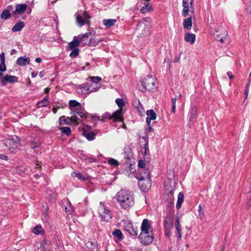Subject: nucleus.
Here are the masks:
<instances>
[{
  "instance_id": "38",
  "label": "nucleus",
  "mask_w": 251,
  "mask_h": 251,
  "mask_svg": "<svg viewBox=\"0 0 251 251\" xmlns=\"http://www.w3.org/2000/svg\"><path fill=\"white\" fill-rule=\"evenodd\" d=\"M66 205L67 206L65 207V210L68 214H71L72 212V207L71 203L69 201H67Z\"/></svg>"
},
{
  "instance_id": "19",
  "label": "nucleus",
  "mask_w": 251,
  "mask_h": 251,
  "mask_svg": "<svg viewBox=\"0 0 251 251\" xmlns=\"http://www.w3.org/2000/svg\"><path fill=\"white\" fill-rule=\"evenodd\" d=\"M131 149L129 147L125 148L124 158L126 159V163L128 164L130 158L132 157V153L130 152Z\"/></svg>"
},
{
  "instance_id": "21",
  "label": "nucleus",
  "mask_w": 251,
  "mask_h": 251,
  "mask_svg": "<svg viewBox=\"0 0 251 251\" xmlns=\"http://www.w3.org/2000/svg\"><path fill=\"white\" fill-rule=\"evenodd\" d=\"M112 116V115L110 113L106 112L102 115L101 118L100 116H97V118L99 121L104 122L106 120L113 119Z\"/></svg>"
},
{
  "instance_id": "16",
  "label": "nucleus",
  "mask_w": 251,
  "mask_h": 251,
  "mask_svg": "<svg viewBox=\"0 0 251 251\" xmlns=\"http://www.w3.org/2000/svg\"><path fill=\"white\" fill-rule=\"evenodd\" d=\"M125 230L130 234V235L136 236L138 234V229L137 227H134L130 224H127L125 227Z\"/></svg>"
},
{
  "instance_id": "58",
  "label": "nucleus",
  "mask_w": 251,
  "mask_h": 251,
  "mask_svg": "<svg viewBox=\"0 0 251 251\" xmlns=\"http://www.w3.org/2000/svg\"><path fill=\"white\" fill-rule=\"evenodd\" d=\"M189 2V1L188 0H182V6L183 7H184V6H187V7H189V4H188V3Z\"/></svg>"
},
{
  "instance_id": "4",
  "label": "nucleus",
  "mask_w": 251,
  "mask_h": 251,
  "mask_svg": "<svg viewBox=\"0 0 251 251\" xmlns=\"http://www.w3.org/2000/svg\"><path fill=\"white\" fill-rule=\"evenodd\" d=\"M155 79L152 76L148 75L144 81L141 82L142 88L141 91L145 92L146 91H151L155 89Z\"/></svg>"
},
{
  "instance_id": "37",
  "label": "nucleus",
  "mask_w": 251,
  "mask_h": 251,
  "mask_svg": "<svg viewBox=\"0 0 251 251\" xmlns=\"http://www.w3.org/2000/svg\"><path fill=\"white\" fill-rule=\"evenodd\" d=\"M164 226L166 229H169L172 226V222L170 219H166L164 221Z\"/></svg>"
},
{
  "instance_id": "27",
  "label": "nucleus",
  "mask_w": 251,
  "mask_h": 251,
  "mask_svg": "<svg viewBox=\"0 0 251 251\" xmlns=\"http://www.w3.org/2000/svg\"><path fill=\"white\" fill-rule=\"evenodd\" d=\"M87 248L91 251H97V242L96 241H89L86 243Z\"/></svg>"
},
{
  "instance_id": "15",
  "label": "nucleus",
  "mask_w": 251,
  "mask_h": 251,
  "mask_svg": "<svg viewBox=\"0 0 251 251\" xmlns=\"http://www.w3.org/2000/svg\"><path fill=\"white\" fill-rule=\"evenodd\" d=\"M123 110L120 109L115 111L112 115L113 121L114 122H122L123 121Z\"/></svg>"
},
{
  "instance_id": "62",
  "label": "nucleus",
  "mask_w": 251,
  "mask_h": 251,
  "mask_svg": "<svg viewBox=\"0 0 251 251\" xmlns=\"http://www.w3.org/2000/svg\"><path fill=\"white\" fill-rule=\"evenodd\" d=\"M179 60H180V56H176L174 59V62H178L179 61Z\"/></svg>"
},
{
  "instance_id": "55",
  "label": "nucleus",
  "mask_w": 251,
  "mask_h": 251,
  "mask_svg": "<svg viewBox=\"0 0 251 251\" xmlns=\"http://www.w3.org/2000/svg\"><path fill=\"white\" fill-rule=\"evenodd\" d=\"M66 118V117L65 116H62L59 118V126H61L62 122L64 123V120H65Z\"/></svg>"
},
{
  "instance_id": "12",
  "label": "nucleus",
  "mask_w": 251,
  "mask_h": 251,
  "mask_svg": "<svg viewBox=\"0 0 251 251\" xmlns=\"http://www.w3.org/2000/svg\"><path fill=\"white\" fill-rule=\"evenodd\" d=\"M18 81V77L16 76L6 75L2 78L0 85L5 86L7 82L13 83Z\"/></svg>"
},
{
  "instance_id": "5",
  "label": "nucleus",
  "mask_w": 251,
  "mask_h": 251,
  "mask_svg": "<svg viewBox=\"0 0 251 251\" xmlns=\"http://www.w3.org/2000/svg\"><path fill=\"white\" fill-rule=\"evenodd\" d=\"M98 212L102 220L108 222L112 219L111 211L102 202H100V204L98 208Z\"/></svg>"
},
{
  "instance_id": "61",
  "label": "nucleus",
  "mask_w": 251,
  "mask_h": 251,
  "mask_svg": "<svg viewBox=\"0 0 251 251\" xmlns=\"http://www.w3.org/2000/svg\"><path fill=\"white\" fill-rule=\"evenodd\" d=\"M227 75L230 79L233 78L234 76L232 75V73L231 72H228L227 73Z\"/></svg>"
},
{
  "instance_id": "20",
  "label": "nucleus",
  "mask_w": 251,
  "mask_h": 251,
  "mask_svg": "<svg viewBox=\"0 0 251 251\" xmlns=\"http://www.w3.org/2000/svg\"><path fill=\"white\" fill-rule=\"evenodd\" d=\"M183 26L184 28L190 29L192 26V17H190L183 20Z\"/></svg>"
},
{
  "instance_id": "50",
  "label": "nucleus",
  "mask_w": 251,
  "mask_h": 251,
  "mask_svg": "<svg viewBox=\"0 0 251 251\" xmlns=\"http://www.w3.org/2000/svg\"><path fill=\"white\" fill-rule=\"evenodd\" d=\"M5 54L4 52L1 53L0 54V63H5Z\"/></svg>"
},
{
  "instance_id": "18",
  "label": "nucleus",
  "mask_w": 251,
  "mask_h": 251,
  "mask_svg": "<svg viewBox=\"0 0 251 251\" xmlns=\"http://www.w3.org/2000/svg\"><path fill=\"white\" fill-rule=\"evenodd\" d=\"M30 62V59L29 57H26L25 56L24 57H19L17 60V64L20 66H25L27 64H28Z\"/></svg>"
},
{
  "instance_id": "44",
  "label": "nucleus",
  "mask_w": 251,
  "mask_h": 251,
  "mask_svg": "<svg viewBox=\"0 0 251 251\" xmlns=\"http://www.w3.org/2000/svg\"><path fill=\"white\" fill-rule=\"evenodd\" d=\"M176 98H174L172 99V108L171 112H172V113H175L176 112Z\"/></svg>"
},
{
  "instance_id": "45",
  "label": "nucleus",
  "mask_w": 251,
  "mask_h": 251,
  "mask_svg": "<svg viewBox=\"0 0 251 251\" xmlns=\"http://www.w3.org/2000/svg\"><path fill=\"white\" fill-rule=\"evenodd\" d=\"M189 7L184 6L182 12V15L184 17H186L188 15V12L189 11Z\"/></svg>"
},
{
  "instance_id": "6",
  "label": "nucleus",
  "mask_w": 251,
  "mask_h": 251,
  "mask_svg": "<svg viewBox=\"0 0 251 251\" xmlns=\"http://www.w3.org/2000/svg\"><path fill=\"white\" fill-rule=\"evenodd\" d=\"M79 129L82 130V135L88 141H92L95 139L97 134L92 131L90 126L84 125L82 127H79Z\"/></svg>"
},
{
  "instance_id": "30",
  "label": "nucleus",
  "mask_w": 251,
  "mask_h": 251,
  "mask_svg": "<svg viewBox=\"0 0 251 251\" xmlns=\"http://www.w3.org/2000/svg\"><path fill=\"white\" fill-rule=\"evenodd\" d=\"M143 139L145 140V144H144V151L143 154L144 156H146L149 154L150 151L149 149V140L146 137H143Z\"/></svg>"
},
{
  "instance_id": "33",
  "label": "nucleus",
  "mask_w": 251,
  "mask_h": 251,
  "mask_svg": "<svg viewBox=\"0 0 251 251\" xmlns=\"http://www.w3.org/2000/svg\"><path fill=\"white\" fill-rule=\"evenodd\" d=\"M151 22V20L150 18L146 17L142 19L140 21L137 25L138 26L141 25L142 24H144L145 26L150 25V24Z\"/></svg>"
},
{
  "instance_id": "11",
  "label": "nucleus",
  "mask_w": 251,
  "mask_h": 251,
  "mask_svg": "<svg viewBox=\"0 0 251 251\" xmlns=\"http://www.w3.org/2000/svg\"><path fill=\"white\" fill-rule=\"evenodd\" d=\"M90 85L88 83H84L78 85L76 88V92L79 95H86L90 94Z\"/></svg>"
},
{
  "instance_id": "56",
  "label": "nucleus",
  "mask_w": 251,
  "mask_h": 251,
  "mask_svg": "<svg viewBox=\"0 0 251 251\" xmlns=\"http://www.w3.org/2000/svg\"><path fill=\"white\" fill-rule=\"evenodd\" d=\"M188 1H189V0H188ZM193 0H190V2H189V4H190V11L192 12H194V7H193Z\"/></svg>"
},
{
  "instance_id": "9",
  "label": "nucleus",
  "mask_w": 251,
  "mask_h": 251,
  "mask_svg": "<svg viewBox=\"0 0 251 251\" xmlns=\"http://www.w3.org/2000/svg\"><path fill=\"white\" fill-rule=\"evenodd\" d=\"M227 32L224 29L218 30L214 34L215 40L221 43H224L225 41H229L227 38Z\"/></svg>"
},
{
  "instance_id": "54",
  "label": "nucleus",
  "mask_w": 251,
  "mask_h": 251,
  "mask_svg": "<svg viewBox=\"0 0 251 251\" xmlns=\"http://www.w3.org/2000/svg\"><path fill=\"white\" fill-rule=\"evenodd\" d=\"M249 84H248L246 86V88L244 90V95L245 96V98L246 99L248 97V93H249Z\"/></svg>"
},
{
  "instance_id": "49",
  "label": "nucleus",
  "mask_w": 251,
  "mask_h": 251,
  "mask_svg": "<svg viewBox=\"0 0 251 251\" xmlns=\"http://www.w3.org/2000/svg\"><path fill=\"white\" fill-rule=\"evenodd\" d=\"M138 104L139 106H136L137 109L138 110V111L139 113H140L141 114L143 112L144 109L142 107V105H140V101H138Z\"/></svg>"
},
{
  "instance_id": "31",
  "label": "nucleus",
  "mask_w": 251,
  "mask_h": 251,
  "mask_svg": "<svg viewBox=\"0 0 251 251\" xmlns=\"http://www.w3.org/2000/svg\"><path fill=\"white\" fill-rule=\"evenodd\" d=\"M112 234L114 237L117 238L119 240H121L124 238L122 232L119 229H115L113 231Z\"/></svg>"
},
{
  "instance_id": "48",
  "label": "nucleus",
  "mask_w": 251,
  "mask_h": 251,
  "mask_svg": "<svg viewBox=\"0 0 251 251\" xmlns=\"http://www.w3.org/2000/svg\"><path fill=\"white\" fill-rule=\"evenodd\" d=\"M146 164L145 162L142 160H140L138 161V166L141 168H144L145 167Z\"/></svg>"
},
{
  "instance_id": "35",
  "label": "nucleus",
  "mask_w": 251,
  "mask_h": 251,
  "mask_svg": "<svg viewBox=\"0 0 251 251\" xmlns=\"http://www.w3.org/2000/svg\"><path fill=\"white\" fill-rule=\"evenodd\" d=\"M49 101L47 98H45L43 100L38 102L37 104V106L38 108L42 107L44 106H46L48 104Z\"/></svg>"
},
{
  "instance_id": "3",
  "label": "nucleus",
  "mask_w": 251,
  "mask_h": 251,
  "mask_svg": "<svg viewBox=\"0 0 251 251\" xmlns=\"http://www.w3.org/2000/svg\"><path fill=\"white\" fill-rule=\"evenodd\" d=\"M150 173V170L148 169H146L144 172V175L137 178L139 180L138 186L143 191H146L151 187Z\"/></svg>"
},
{
  "instance_id": "47",
  "label": "nucleus",
  "mask_w": 251,
  "mask_h": 251,
  "mask_svg": "<svg viewBox=\"0 0 251 251\" xmlns=\"http://www.w3.org/2000/svg\"><path fill=\"white\" fill-rule=\"evenodd\" d=\"M91 80L94 83H97L99 81L101 80V78L99 76H92L91 77Z\"/></svg>"
},
{
  "instance_id": "46",
  "label": "nucleus",
  "mask_w": 251,
  "mask_h": 251,
  "mask_svg": "<svg viewBox=\"0 0 251 251\" xmlns=\"http://www.w3.org/2000/svg\"><path fill=\"white\" fill-rule=\"evenodd\" d=\"M196 118V109L193 108L191 112V115L190 119V120H192L193 119H195Z\"/></svg>"
},
{
  "instance_id": "57",
  "label": "nucleus",
  "mask_w": 251,
  "mask_h": 251,
  "mask_svg": "<svg viewBox=\"0 0 251 251\" xmlns=\"http://www.w3.org/2000/svg\"><path fill=\"white\" fill-rule=\"evenodd\" d=\"M0 159L7 160L8 159V157L6 155L0 154Z\"/></svg>"
},
{
  "instance_id": "40",
  "label": "nucleus",
  "mask_w": 251,
  "mask_h": 251,
  "mask_svg": "<svg viewBox=\"0 0 251 251\" xmlns=\"http://www.w3.org/2000/svg\"><path fill=\"white\" fill-rule=\"evenodd\" d=\"M108 163L109 165H110L111 166H117L119 164V162L117 160H116L114 158H111L108 159Z\"/></svg>"
},
{
  "instance_id": "26",
  "label": "nucleus",
  "mask_w": 251,
  "mask_h": 251,
  "mask_svg": "<svg viewBox=\"0 0 251 251\" xmlns=\"http://www.w3.org/2000/svg\"><path fill=\"white\" fill-rule=\"evenodd\" d=\"M91 32H87L81 36H80V35H79V43H81L83 44H87V42H88V38L90 36V35H91Z\"/></svg>"
},
{
  "instance_id": "52",
  "label": "nucleus",
  "mask_w": 251,
  "mask_h": 251,
  "mask_svg": "<svg viewBox=\"0 0 251 251\" xmlns=\"http://www.w3.org/2000/svg\"><path fill=\"white\" fill-rule=\"evenodd\" d=\"M6 65H5V63H0V71L1 72H4L5 71H6Z\"/></svg>"
},
{
  "instance_id": "51",
  "label": "nucleus",
  "mask_w": 251,
  "mask_h": 251,
  "mask_svg": "<svg viewBox=\"0 0 251 251\" xmlns=\"http://www.w3.org/2000/svg\"><path fill=\"white\" fill-rule=\"evenodd\" d=\"M16 170V172L21 175H23L24 173V172L21 167H17Z\"/></svg>"
},
{
  "instance_id": "25",
  "label": "nucleus",
  "mask_w": 251,
  "mask_h": 251,
  "mask_svg": "<svg viewBox=\"0 0 251 251\" xmlns=\"http://www.w3.org/2000/svg\"><path fill=\"white\" fill-rule=\"evenodd\" d=\"M24 26L25 23L24 22L20 21L14 25L12 28V31L13 32L20 31Z\"/></svg>"
},
{
  "instance_id": "22",
  "label": "nucleus",
  "mask_w": 251,
  "mask_h": 251,
  "mask_svg": "<svg viewBox=\"0 0 251 251\" xmlns=\"http://www.w3.org/2000/svg\"><path fill=\"white\" fill-rule=\"evenodd\" d=\"M147 118L146 121H151V120H154L156 118V115L153 110L150 109L147 111Z\"/></svg>"
},
{
  "instance_id": "28",
  "label": "nucleus",
  "mask_w": 251,
  "mask_h": 251,
  "mask_svg": "<svg viewBox=\"0 0 251 251\" xmlns=\"http://www.w3.org/2000/svg\"><path fill=\"white\" fill-rule=\"evenodd\" d=\"M116 22V20L115 19H103L102 23L103 25L106 27H110L112 26H113L115 23Z\"/></svg>"
},
{
  "instance_id": "2",
  "label": "nucleus",
  "mask_w": 251,
  "mask_h": 251,
  "mask_svg": "<svg viewBox=\"0 0 251 251\" xmlns=\"http://www.w3.org/2000/svg\"><path fill=\"white\" fill-rule=\"evenodd\" d=\"M69 106L71 114H75L76 116L78 115L82 119L87 118V112L79 102L75 100H70L69 101Z\"/></svg>"
},
{
  "instance_id": "23",
  "label": "nucleus",
  "mask_w": 251,
  "mask_h": 251,
  "mask_svg": "<svg viewBox=\"0 0 251 251\" xmlns=\"http://www.w3.org/2000/svg\"><path fill=\"white\" fill-rule=\"evenodd\" d=\"M79 40L77 39L76 37H74L73 40L69 44L68 48L71 50L77 49V47L79 45Z\"/></svg>"
},
{
  "instance_id": "64",
  "label": "nucleus",
  "mask_w": 251,
  "mask_h": 251,
  "mask_svg": "<svg viewBox=\"0 0 251 251\" xmlns=\"http://www.w3.org/2000/svg\"><path fill=\"white\" fill-rule=\"evenodd\" d=\"M13 8V7L12 5H8L5 10H8V11L10 12V11L12 10Z\"/></svg>"
},
{
  "instance_id": "7",
  "label": "nucleus",
  "mask_w": 251,
  "mask_h": 251,
  "mask_svg": "<svg viewBox=\"0 0 251 251\" xmlns=\"http://www.w3.org/2000/svg\"><path fill=\"white\" fill-rule=\"evenodd\" d=\"M91 17L85 12L76 14V20L79 26H82L85 24L89 25Z\"/></svg>"
},
{
  "instance_id": "63",
  "label": "nucleus",
  "mask_w": 251,
  "mask_h": 251,
  "mask_svg": "<svg viewBox=\"0 0 251 251\" xmlns=\"http://www.w3.org/2000/svg\"><path fill=\"white\" fill-rule=\"evenodd\" d=\"M149 9H146V8H145V6H143L140 10V12L142 13H144L145 12H146Z\"/></svg>"
},
{
  "instance_id": "29",
  "label": "nucleus",
  "mask_w": 251,
  "mask_h": 251,
  "mask_svg": "<svg viewBox=\"0 0 251 251\" xmlns=\"http://www.w3.org/2000/svg\"><path fill=\"white\" fill-rule=\"evenodd\" d=\"M184 195L182 192L179 193L177 197V201L176 204V208L179 209L181 207V204L184 201Z\"/></svg>"
},
{
  "instance_id": "32",
  "label": "nucleus",
  "mask_w": 251,
  "mask_h": 251,
  "mask_svg": "<svg viewBox=\"0 0 251 251\" xmlns=\"http://www.w3.org/2000/svg\"><path fill=\"white\" fill-rule=\"evenodd\" d=\"M0 18L3 20H7L11 17V14L8 10H4L0 14Z\"/></svg>"
},
{
  "instance_id": "17",
  "label": "nucleus",
  "mask_w": 251,
  "mask_h": 251,
  "mask_svg": "<svg viewBox=\"0 0 251 251\" xmlns=\"http://www.w3.org/2000/svg\"><path fill=\"white\" fill-rule=\"evenodd\" d=\"M184 40L186 42L189 43L191 45H193L195 42L196 35L193 33L186 32L185 34Z\"/></svg>"
},
{
  "instance_id": "42",
  "label": "nucleus",
  "mask_w": 251,
  "mask_h": 251,
  "mask_svg": "<svg viewBox=\"0 0 251 251\" xmlns=\"http://www.w3.org/2000/svg\"><path fill=\"white\" fill-rule=\"evenodd\" d=\"M73 50L70 54V56L72 57H75L78 55L79 50V49H73Z\"/></svg>"
},
{
  "instance_id": "8",
  "label": "nucleus",
  "mask_w": 251,
  "mask_h": 251,
  "mask_svg": "<svg viewBox=\"0 0 251 251\" xmlns=\"http://www.w3.org/2000/svg\"><path fill=\"white\" fill-rule=\"evenodd\" d=\"M138 239L142 244L144 245H150L154 239L153 233V232L141 233L138 236Z\"/></svg>"
},
{
  "instance_id": "36",
  "label": "nucleus",
  "mask_w": 251,
  "mask_h": 251,
  "mask_svg": "<svg viewBox=\"0 0 251 251\" xmlns=\"http://www.w3.org/2000/svg\"><path fill=\"white\" fill-rule=\"evenodd\" d=\"M43 229L42 227V226L40 225H38L35 226L33 229V232L36 234L38 235L42 232Z\"/></svg>"
},
{
  "instance_id": "59",
  "label": "nucleus",
  "mask_w": 251,
  "mask_h": 251,
  "mask_svg": "<svg viewBox=\"0 0 251 251\" xmlns=\"http://www.w3.org/2000/svg\"><path fill=\"white\" fill-rule=\"evenodd\" d=\"M85 160L88 162H95L96 161V159H94V158H89V157H88L87 158H85Z\"/></svg>"
},
{
  "instance_id": "14",
  "label": "nucleus",
  "mask_w": 251,
  "mask_h": 251,
  "mask_svg": "<svg viewBox=\"0 0 251 251\" xmlns=\"http://www.w3.org/2000/svg\"><path fill=\"white\" fill-rule=\"evenodd\" d=\"M27 5L25 3L17 4L15 10L13 12V15H17L23 13L27 9Z\"/></svg>"
},
{
  "instance_id": "53",
  "label": "nucleus",
  "mask_w": 251,
  "mask_h": 251,
  "mask_svg": "<svg viewBox=\"0 0 251 251\" xmlns=\"http://www.w3.org/2000/svg\"><path fill=\"white\" fill-rule=\"evenodd\" d=\"M147 123V130L150 132L153 131V129L151 127V121H146Z\"/></svg>"
},
{
  "instance_id": "34",
  "label": "nucleus",
  "mask_w": 251,
  "mask_h": 251,
  "mask_svg": "<svg viewBox=\"0 0 251 251\" xmlns=\"http://www.w3.org/2000/svg\"><path fill=\"white\" fill-rule=\"evenodd\" d=\"M60 129L61 130V132L64 134H66L67 136H70L71 134V128L68 126L65 127H60Z\"/></svg>"
},
{
  "instance_id": "24",
  "label": "nucleus",
  "mask_w": 251,
  "mask_h": 251,
  "mask_svg": "<svg viewBox=\"0 0 251 251\" xmlns=\"http://www.w3.org/2000/svg\"><path fill=\"white\" fill-rule=\"evenodd\" d=\"M175 226L176 230V235L178 239H180L181 238L180 224L179 223V220L178 217L176 218L175 221Z\"/></svg>"
},
{
  "instance_id": "60",
  "label": "nucleus",
  "mask_w": 251,
  "mask_h": 251,
  "mask_svg": "<svg viewBox=\"0 0 251 251\" xmlns=\"http://www.w3.org/2000/svg\"><path fill=\"white\" fill-rule=\"evenodd\" d=\"M100 86L99 87H93L92 89H90V93H91V92H97L99 88H100Z\"/></svg>"
},
{
  "instance_id": "13",
  "label": "nucleus",
  "mask_w": 251,
  "mask_h": 251,
  "mask_svg": "<svg viewBox=\"0 0 251 251\" xmlns=\"http://www.w3.org/2000/svg\"><path fill=\"white\" fill-rule=\"evenodd\" d=\"M84 120V119H82L81 118H79L75 114H72L71 117H67L66 118L65 120H64V123L66 125H71V123H74L77 125L79 123L82 122Z\"/></svg>"
},
{
  "instance_id": "43",
  "label": "nucleus",
  "mask_w": 251,
  "mask_h": 251,
  "mask_svg": "<svg viewBox=\"0 0 251 251\" xmlns=\"http://www.w3.org/2000/svg\"><path fill=\"white\" fill-rule=\"evenodd\" d=\"M73 174H74V175L73 176H75L79 179L83 180L86 179V178L84 176H83L80 173L73 172Z\"/></svg>"
},
{
  "instance_id": "10",
  "label": "nucleus",
  "mask_w": 251,
  "mask_h": 251,
  "mask_svg": "<svg viewBox=\"0 0 251 251\" xmlns=\"http://www.w3.org/2000/svg\"><path fill=\"white\" fill-rule=\"evenodd\" d=\"M141 233H149V232H153L151 223L147 219L143 220L141 224Z\"/></svg>"
},
{
  "instance_id": "1",
  "label": "nucleus",
  "mask_w": 251,
  "mask_h": 251,
  "mask_svg": "<svg viewBox=\"0 0 251 251\" xmlns=\"http://www.w3.org/2000/svg\"><path fill=\"white\" fill-rule=\"evenodd\" d=\"M116 198L121 207L128 209L134 204V198L132 192L121 190L116 195Z\"/></svg>"
},
{
  "instance_id": "41",
  "label": "nucleus",
  "mask_w": 251,
  "mask_h": 251,
  "mask_svg": "<svg viewBox=\"0 0 251 251\" xmlns=\"http://www.w3.org/2000/svg\"><path fill=\"white\" fill-rule=\"evenodd\" d=\"M100 41H96L94 39H90L88 43L89 46L95 47L98 45Z\"/></svg>"
},
{
  "instance_id": "39",
  "label": "nucleus",
  "mask_w": 251,
  "mask_h": 251,
  "mask_svg": "<svg viewBox=\"0 0 251 251\" xmlns=\"http://www.w3.org/2000/svg\"><path fill=\"white\" fill-rule=\"evenodd\" d=\"M115 102L118 107L120 108V109H121L125 105L124 100L122 99H117L115 100Z\"/></svg>"
}]
</instances>
